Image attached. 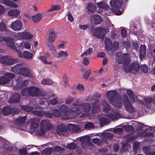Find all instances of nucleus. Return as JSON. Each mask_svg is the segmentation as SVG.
Segmentation results:
<instances>
[{"label": "nucleus", "mask_w": 155, "mask_h": 155, "mask_svg": "<svg viewBox=\"0 0 155 155\" xmlns=\"http://www.w3.org/2000/svg\"><path fill=\"white\" fill-rule=\"evenodd\" d=\"M56 38V34L54 30L51 29L49 31L48 39L46 42L53 43Z\"/></svg>", "instance_id": "27"}, {"label": "nucleus", "mask_w": 155, "mask_h": 155, "mask_svg": "<svg viewBox=\"0 0 155 155\" xmlns=\"http://www.w3.org/2000/svg\"><path fill=\"white\" fill-rule=\"evenodd\" d=\"M102 104L103 111L105 112H108L111 109L110 106L105 101H103Z\"/></svg>", "instance_id": "36"}, {"label": "nucleus", "mask_w": 155, "mask_h": 155, "mask_svg": "<svg viewBox=\"0 0 155 155\" xmlns=\"http://www.w3.org/2000/svg\"><path fill=\"white\" fill-rule=\"evenodd\" d=\"M0 31H7V29L5 24L2 22L0 24Z\"/></svg>", "instance_id": "59"}, {"label": "nucleus", "mask_w": 155, "mask_h": 155, "mask_svg": "<svg viewBox=\"0 0 155 155\" xmlns=\"http://www.w3.org/2000/svg\"><path fill=\"white\" fill-rule=\"evenodd\" d=\"M11 71L16 74L33 78L30 70L22 64H18L11 68Z\"/></svg>", "instance_id": "5"}, {"label": "nucleus", "mask_w": 155, "mask_h": 155, "mask_svg": "<svg viewBox=\"0 0 155 155\" xmlns=\"http://www.w3.org/2000/svg\"><path fill=\"white\" fill-rule=\"evenodd\" d=\"M143 150L146 155H155V147L151 148L145 146L143 148Z\"/></svg>", "instance_id": "26"}, {"label": "nucleus", "mask_w": 155, "mask_h": 155, "mask_svg": "<svg viewBox=\"0 0 155 155\" xmlns=\"http://www.w3.org/2000/svg\"><path fill=\"white\" fill-rule=\"evenodd\" d=\"M40 127V130L36 131V134L38 135H43L45 134L46 131L50 129L52 127V125L48 120H44L41 122Z\"/></svg>", "instance_id": "9"}, {"label": "nucleus", "mask_w": 155, "mask_h": 155, "mask_svg": "<svg viewBox=\"0 0 155 155\" xmlns=\"http://www.w3.org/2000/svg\"><path fill=\"white\" fill-rule=\"evenodd\" d=\"M67 130L65 128V127L64 124L58 126L56 130V133L60 135L67 136L69 135L70 131L72 130L76 132L80 130L78 126L74 124H68L67 125Z\"/></svg>", "instance_id": "6"}, {"label": "nucleus", "mask_w": 155, "mask_h": 155, "mask_svg": "<svg viewBox=\"0 0 155 155\" xmlns=\"http://www.w3.org/2000/svg\"><path fill=\"white\" fill-rule=\"evenodd\" d=\"M15 109L14 108H12L8 106H6L2 108V112L4 115H6L10 113H12Z\"/></svg>", "instance_id": "30"}, {"label": "nucleus", "mask_w": 155, "mask_h": 155, "mask_svg": "<svg viewBox=\"0 0 155 155\" xmlns=\"http://www.w3.org/2000/svg\"><path fill=\"white\" fill-rule=\"evenodd\" d=\"M22 25V23L21 21L17 20L11 24V27L13 31H19L21 29Z\"/></svg>", "instance_id": "21"}, {"label": "nucleus", "mask_w": 155, "mask_h": 155, "mask_svg": "<svg viewBox=\"0 0 155 155\" xmlns=\"http://www.w3.org/2000/svg\"><path fill=\"white\" fill-rule=\"evenodd\" d=\"M27 17L30 20L32 21L35 23H37L41 19L42 14L38 13L32 16L28 15Z\"/></svg>", "instance_id": "25"}, {"label": "nucleus", "mask_w": 155, "mask_h": 155, "mask_svg": "<svg viewBox=\"0 0 155 155\" xmlns=\"http://www.w3.org/2000/svg\"><path fill=\"white\" fill-rule=\"evenodd\" d=\"M89 27V25H80L79 26V28L81 30H85L87 29Z\"/></svg>", "instance_id": "63"}, {"label": "nucleus", "mask_w": 155, "mask_h": 155, "mask_svg": "<svg viewBox=\"0 0 155 155\" xmlns=\"http://www.w3.org/2000/svg\"><path fill=\"white\" fill-rule=\"evenodd\" d=\"M110 3L112 7L110 8L111 11L117 15H119L122 14L124 10L121 8L122 11H121L119 9V8H120L121 7V5L122 4V1L116 0V1H115L114 0H111L110 2Z\"/></svg>", "instance_id": "8"}, {"label": "nucleus", "mask_w": 155, "mask_h": 155, "mask_svg": "<svg viewBox=\"0 0 155 155\" xmlns=\"http://www.w3.org/2000/svg\"><path fill=\"white\" fill-rule=\"evenodd\" d=\"M33 107L35 110H32V113L36 115L40 116H43L45 115L46 117L49 118H51L52 115L54 116L52 113V114H51L49 111L44 112L41 111V108L35 105H34Z\"/></svg>", "instance_id": "12"}, {"label": "nucleus", "mask_w": 155, "mask_h": 155, "mask_svg": "<svg viewBox=\"0 0 155 155\" xmlns=\"http://www.w3.org/2000/svg\"><path fill=\"white\" fill-rule=\"evenodd\" d=\"M141 68L142 71L145 74H147L148 72V66L145 64L141 65Z\"/></svg>", "instance_id": "54"}, {"label": "nucleus", "mask_w": 155, "mask_h": 155, "mask_svg": "<svg viewBox=\"0 0 155 155\" xmlns=\"http://www.w3.org/2000/svg\"><path fill=\"white\" fill-rule=\"evenodd\" d=\"M105 45L106 49L108 51L110 50V40L109 38H106L105 39Z\"/></svg>", "instance_id": "45"}, {"label": "nucleus", "mask_w": 155, "mask_h": 155, "mask_svg": "<svg viewBox=\"0 0 155 155\" xmlns=\"http://www.w3.org/2000/svg\"><path fill=\"white\" fill-rule=\"evenodd\" d=\"M20 13V11L17 9H11L8 12V14L9 16L17 17Z\"/></svg>", "instance_id": "33"}, {"label": "nucleus", "mask_w": 155, "mask_h": 155, "mask_svg": "<svg viewBox=\"0 0 155 155\" xmlns=\"http://www.w3.org/2000/svg\"><path fill=\"white\" fill-rule=\"evenodd\" d=\"M74 100V98L71 97H67L65 100V103L66 104H69Z\"/></svg>", "instance_id": "55"}, {"label": "nucleus", "mask_w": 155, "mask_h": 155, "mask_svg": "<svg viewBox=\"0 0 155 155\" xmlns=\"http://www.w3.org/2000/svg\"><path fill=\"white\" fill-rule=\"evenodd\" d=\"M16 52L19 57L27 59H31L33 57V54L28 51H24L21 53L20 51L17 50Z\"/></svg>", "instance_id": "22"}, {"label": "nucleus", "mask_w": 155, "mask_h": 155, "mask_svg": "<svg viewBox=\"0 0 155 155\" xmlns=\"http://www.w3.org/2000/svg\"><path fill=\"white\" fill-rule=\"evenodd\" d=\"M130 56L128 54H122L120 52L116 53L115 59L118 64L122 63L123 65V69L126 73L137 71L139 66L137 63H133L129 65L130 62Z\"/></svg>", "instance_id": "3"}, {"label": "nucleus", "mask_w": 155, "mask_h": 155, "mask_svg": "<svg viewBox=\"0 0 155 155\" xmlns=\"http://www.w3.org/2000/svg\"><path fill=\"white\" fill-rule=\"evenodd\" d=\"M29 95L33 97L41 96V91L38 88L33 86L29 87Z\"/></svg>", "instance_id": "20"}, {"label": "nucleus", "mask_w": 155, "mask_h": 155, "mask_svg": "<svg viewBox=\"0 0 155 155\" xmlns=\"http://www.w3.org/2000/svg\"><path fill=\"white\" fill-rule=\"evenodd\" d=\"M91 19H93L94 23L95 25H98L101 23L102 21L101 17L97 15H93L91 16Z\"/></svg>", "instance_id": "31"}, {"label": "nucleus", "mask_w": 155, "mask_h": 155, "mask_svg": "<svg viewBox=\"0 0 155 155\" xmlns=\"http://www.w3.org/2000/svg\"><path fill=\"white\" fill-rule=\"evenodd\" d=\"M140 143L137 142H135L133 145V149L134 152L138 151L140 148Z\"/></svg>", "instance_id": "48"}, {"label": "nucleus", "mask_w": 155, "mask_h": 155, "mask_svg": "<svg viewBox=\"0 0 155 155\" xmlns=\"http://www.w3.org/2000/svg\"><path fill=\"white\" fill-rule=\"evenodd\" d=\"M96 4L100 8L106 9L108 7L107 5L104 1L96 3Z\"/></svg>", "instance_id": "40"}, {"label": "nucleus", "mask_w": 155, "mask_h": 155, "mask_svg": "<svg viewBox=\"0 0 155 155\" xmlns=\"http://www.w3.org/2000/svg\"><path fill=\"white\" fill-rule=\"evenodd\" d=\"M87 8L88 11L91 12H94L96 9V7L91 3H89L88 4Z\"/></svg>", "instance_id": "42"}, {"label": "nucleus", "mask_w": 155, "mask_h": 155, "mask_svg": "<svg viewBox=\"0 0 155 155\" xmlns=\"http://www.w3.org/2000/svg\"><path fill=\"white\" fill-rule=\"evenodd\" d=\"M79 104H80V105L79 107L80 108H82L81 106L82 107L83 111L86 113H87L85 114V117L88 116L89 115V113H88L91 110V105L89 103H85L83 104L82 105L81 104L78 102Z\"/></svg>", "instance_id": "24"}, {"label": "nucleus", "mask_w": 155, "mask_h": 155, "mask_svg": "<svg viewBox=\"0 0 155 155\" xmlns=\"http://www.w3.org/2000/svg\"><path fill=\"white\" fill-rule=\"evenodd\" d=\"M4 75L11 79H13L15 78V75L14 74L10 73H5Z\"/></svg>", "instance_id": "60"}, {"label": "nucleus", "mask_w": 155, "mask_h": 155, "mask_svg": "<svg viewBox=\"0 0 155 155\" xmlns=\"http://www.w3.org/2000/svg\"><path fill=\"white\" fill-rule=\"evenodd\" d=\"M85 100L88 102L91 103L93 107L91 110L92 113H95L99 111L100 108L101 106L98 104V101L95 100L91 96L87 97Z\"/></svg>", "instance_id": "11"}, {"label": "nucleus", "mask_w": 155, "mask_h": 155, "mask_svg": "<svg viewBox=\"0 0 155 155\" xmlns=\"http://www.w3.org/2000/svg\"><path fill=\"white\" fill-rule=\"evenodd\" d=\"M97 136H100L103 140L109 139L112 138L113 137L112 134L105 132L103 133L98 134H96Z\"/></svg>", "instance_id": "29"}, {"label": "nucleus", "mask_w": 155, "mask_h": 155, "mask_svg": "<svg viewBox=\"0 0 155 155\" xmlns=\"http://www.w3.org/2000/svg\"><path fill=\"white\" fill-rule=\"evenodd\" d=\"M82 64L84 65L87 66L89 64V61L87 58L84 57L82 62Z\"/></svg>", "instance_id": "61"}, {"label": "nucleus", "mask_w": 155, "mask_h": 155, "mask_svg": "<svg viewBox=\"0 0 155 155\" xmlns=\"http://www.w3.org/2000/svg\"><path fill=\"white\" fill-rule=\"evenodd\" d=\"M80 105L78 101H76L72 104L71 107L69 109L68 107L64 104H61L59 106V109L52 110L53 114L55 117H60L63 119H71L75 117L76 115L82 113V110L79 107Z\"/></svg>", "instance_id": "2"}, {"label": "nucleus", "mask_w": 155, "mask_h": 155, "mask_svg": "<svg viewBox=\"0 0 155 155\" xmlns=\"http://www.w3.org/2000/svg\"><path fill=\"white\" fill-rule=\"evenodd\" d=\"M22 77L19 76L16 80V84L13 87V89L15 90H18L28 84V81L26 80H22Z\"/></svg>", "instance_id": "14"}, {"label": "nucleus", "mask_w": 155, "mask_h": 155, "mask_svg": "<svg viewBox=\"0 0 155 155\" xmlns=\"http://www.w3.org/2000/svg\"><path fill=\"white\" fill-rule=\"evenodd\" d=\"M12 84V81L6 78L4 76L1 77L0 78V84H5L6 85L11 84Z\"/></svg>", "instance_id": "32"}, {"label": "nucleus", "mask_w": 155, "mask_h": 155, "mask_svg": "<svg viewBox=\"0 0 155 155\" xmlns=\"http://www.w3.org/2000/svg\"><path fill=\"white\" fill-rule=\"evenodd\" d=\"M107 117L111 120H116L122 117V116L118 110H112L106 114Z\"/></svg>", "instance_id": "16"}, {"label": "nucleus", "mask_w": 155, "mask_h": 155, "mask_svg": "<svg viewBox=\"0 0 155 155\" xmlns=\"http://www.w3.org/2000/svg\"><path fill=\"white\" fill-rule=\"evenodd\" d=\"M68 54L67 51H61L58 54V57L59 58H62L63 59L66 60L68 57Z\"/></svg>", "instance_id": "35"}, {"label": "nucleus", "mask_w": 155, "mask_h": 155, "mask_svg": "<svg viewBox=\"0 0 155 155\" xmlns=\"http://www.w3.org/2000/svg\"><path fill=\"white\" fill-rule=\"evenodd\" d=\"M17 62V59L12 58L9 56L5 55L0 58V63L5 65L12 64Z\"/></svg>", "instance_id": "13"}, {"label": "nucleus", "mask_w": 155, "mask_h": 155, "mask_svg": "<svg viewBox=\"0 0 155 155\" xmlns=\"http://www.w3.org/2000/svg\"><path fill=\"white\" fill-rule=\"evenodd\" d=\"M91 72L90 70H88L86 72V73L83 74V78L85 79H87L88 78L89 76H90V75Z\"/></svg>", "instance_id": "62"}, {"label": "nucleus", "mask_w": 155, "mask_h": 155, "mask_svg": "<svg viewBox=\"0 0 155 155\" xmlns=\"http://www.w3.org/2000/svg\"><path fill=\"white\" fill-rule=\"evenodd\" d=\"M53 83V81L48 78L44 79L41 81V84L44 85H51Z\"/></svg>", "instance_id": "38"}, {"label": "nucleus", "mask_w": 155, "mask_h": 155, "mask_svg": "<svg viewBox=\"0 0 155 155\" xmlns=\"http://www.w3.org/2000/svg\"><path fill=\"white\" fill-rule=\"evenodd\" d=\"M23 95L24 96H27L29 94V87H26L23 89L21 91Z\"/></svg>", "instance_id": "52"}, {"label": "nucleus", "mask_w": 155, "mask_h": 155, "mask_svg": "<svg viewBox=\"0 0 155 155\" xmlns=\"http://www.w3.org/2000/svg\"><path fill=\"white\" fill-rule=\"evenodd\" d=\"M4 41L6 42L8 46L13 49L15 48L13 40L11 38L0 37V42Z\"/></svg>", "instance_id": "19"}, {"label": "nucleus", "mask_w": 155, "mask_h": 155, "mask_svg": "<svg viewBox=\"0 0 155 155\" xmlns=\"http://www.w3.org/2000/svg\"><path fill=\"white\" fill-rule=\"evenodd\" d=\"M54 151L58 153H62L64 151V149L58 146H57L54 148Z\"/></svg>", "instance_id": "56"}, {"label": "nucleus", "mask_w": 155, "mask_h": 155, "mask_svg": "<svg viewBox=\"0 0 155 155\" xmlns=\"http://www.w3.org/2000/svg\"><path fill=\"white\" fill-rule=\"evenodd\" d=\"M48 97L45 96L44 97L41 99L39 101L40 104L41 105H44L45 107L47 106L48 105V102L47 101Z\"/></svg>", "instance_id": "37"}, {"label": "nucleus", "mask_w": 155, "mask_h": 155, "mask_svg": "<svg viewBox=\"0 0 155 155\" xmlns=\"http://www.w3.org/2000/svg\"><path fill=\"white\" fill-rule=\"evenodd\" d=\"M109 119L106 117H100L99 118V123L101 125L106 124L109 123Z\"/></svg>", "instance_id": "39"}, {"label": "nucleus", "mask_w": 155, "mask_h": 155, "mask_svg": "<svg viewBox=\"0 0 155 155\" xmlns=\"http://www.w3.org/2000/svg\"><path fill=\"white\" fill-rule=\"evenodd\" d=\"M52 43H50L49 42H46V44L48 46L49 49L53 53H55L57 51L54 46L52 44Z\"/></svg>", "instance_id": "47"}, {"label": "nucleus", "mask_w": 155, "mask_h": 155, "mask_svg": "<svg viewBox=\"0 0 155 155\" xmlns=\"http://www.w3.org/2000/svg\"><path fill=\"white\" fill-rule=\"evenodd\" d=\"M20 97L18 93L15 94L13 96H12L9 100L10 103H18L20 101Z\"/></svg>", "instance_id": "28"}, {"label": "nucleus", "mask_w": 155, "mask_h": 155, "mask_svg": "<svg viewBox=\"0 0 155 155\" xmlns=\"http://www.w3.org/2000/svg\"><path fill=\"white\" fill-rule=\"evenodd\" d=\"M22 45H23L24 47L27 49H29L31 48V46L30 44L27 42H24L21 43Z\"/></svg>", "instance_id": "58"}, {"label": "nucleus", "mask_w": 155, "mask_h": 155, "mask_svg": "<svg viewBox=\"0 0 155 155\" xmlns=\"http://www.w3.org/2000/svg\"><path fill=\"white\" fill-rule=\"evenodd\" d=\"M119 46V43L117 41L114 42L111 45L110 47V50L113 49L114 50H116L118 48Z\"/></svg>", "instance_id": "44"}, {"label": "nucleus", "mask_w": 155, "mask_h": 155, "mask_svg": "<svg viewBox=\"0 0 155 155\" xmlns=\"http://www.w3.org/2000/svg\"><path fill=\"white\" fill-rule=\"evenodd\" d=\"M105 32V29L102 28H97L93 30V35L94 36L103 39Z\"/></svg>", "instance_id": "17"}, {"label": "nucleus", "mask_w": 155, "mask_h": 155, "mask_svg": "<svg viewBox=\"0 0 155 155\" xmlns=\"http://www.w3.org/2000/svg\"><path fill=\"white\" fill-rule=\"evenodd\" d=\"M28 122L31 123V128L34 131L36 130V129L38 127L39 121L35 118H31L28 120Z\"/></svg>", "instance_id": "23"}, {"label": "nucleus", "mask_w": 155, "mask_h": 155, "mask_svg": "<svg viewBox=\"0 0 155 155\" xmlns=\"http://www.w3.org/2000/svg\"><path fill=\"white\" fill-rule=\"evenodd\" d=\"M22 110L27 112H30L33 110V108L29 105H23L21 107Z\"/></svg>", "instance_id": "46"}, {"label": "nucleus", "mask_w": 155, "mask_h": 155, "mask_svg": "<svg viewBox=\"0 0 155 155\" xmlns=\"http://www.w3.org/2000/svg\"><path fill=\"white\" fill-rule=\"evenodd\" d=\"M127 92L129 97L124 95L123 96L125 108L128 112L133 113L136 111V108L131 105V103H136L141 105H143L144 107L149 109H152L155 108V97H146L144 99V101L137 99V96L134 95L133 92L129 89L127 90Z\"/></svg>", "instance_id": "1"}, {"label": "nucleus", "mask_w": 155, "mask_h": 155, "mask_svg": "<svg viewBox=\"0 0 155 155\" xmlns=\"http://www.w3.org/2000/svg\"><path fill=\"white\" fill-rule=\"evenodd\" d=\"M6 1L7 2V4H8V5L14 8H17L18 7V5L17 4L12 1L9 0H7Z\"/></svg>", "instance_id": "57"}, {"label": "nucleus", "mask_w": 155, "mask_h": 155, "mask_svg": "<svg viewBox=\"0 0 155 155\" xmlns=\"http://www.w3.org/2000/svg\"><path fill=\"white\" fill-rule=\"evenodd\" d=\"M18 153L20 155H26L27 154V150L25 148L19 149L18 151Z\"/></svg>", "instance_id": "53"}, {"label": "nucleus", "mask_w": 155, "mask_h": 155, "mask_svg": "<svg viewBox=\"0 0 155 155\" xmlns=\"http://www.w3.org/2000/svg\"><path fill=\"white\" fill-rule=\"evenodd\" d=\"M27 118L26 116H22L17 118L15 121V124L18 129L23 130H26L27 125L25 122Z\"/></svg>", "instance_id": "10"}, {"label": "nucleus", "mask_w": 155, "mask_h": 155, "mask_svg": "<svg viewBox=\"0 0 155 155\" xmlns=\"http://www.w3.org/2000/svg\"><path fill=\"white\" fill-rule=\"evenodd\" d=\"M84 128L87 130L93 128L94 127V124L90 122H87L84 125Z\"/></svg>", "instance_id": "50"}, {"label": "nucleus", "mask_w": 155, "mask_h": 155, "mask_svg": "<svg viewBox=\"0 0 155 155\" xmlns=\"http://www.w3.org/2000/svg\"><path fill=\"white\" fill-rule=\"evenodd\" d=\"M33 35L29 32L25 31L17 33L15 35V38L18 39H31L33 37Z\"/></svg>", "instance_id": "18"}, {"label": "nucleus", "mask_w": 155, "mask_h": 155, "mask_svg": "<svg viewBox=\"0 0 155 155\" xmlns=\"http://www.w3.org/2000/svg\"><path fill=\"white\" fill-rule=\"evenodd\" d=\"M146 48L144 45H141L140 50V59L144 57L146 54Z\"/></svg>", "instance_id": "34"}, {"label": "nucleus", "mask_w": 155, "mask_h": 155, "mask_svg": "<svg viewBox=\"0 0 155 155\" xmlns=\"http://www.w3.org/2000/svg\"><path fill=\"white\" fill-rule=\"evenodd\" d=\"M93 52L92 49L89 48L85 51L81 55V57H84L85 56H88L91 55Z\"/></svg>", "instance_id": "41"}, {"label": "nucleus", "mask_w": 155, "mask_h": 155, "mask_svg": "<svg viewBox=\"0 0 155 155\" xmlns=\"http://www.w3.org/2000/svg\"><path fill=\"white\" fill-rule=\"evenodd\" d=\"M66 147L70 150L74 149L76 148V146L74 143H72L68 144Z\"/></svg>", "instance_id": "51"}, {"label": "nucleus", "mask_w": 155, "mask_h": 155, "mask_svg": "<svg viewBox=\"0 0 155 155\" xmlns=\"http://www.w3.org/2000/svg\"><path fill=\"white\" fill-rule=\"evenodd\" d=\"M79 140L81 142V147L84 149L91 148L93 147V144L90 142L91 139L89 137H82L79 139Z\"/></svg>", "instance_id": "15"}, {"label": "nucleus", "mask_w": 155, "mask_h": 155, "mask_svg": "<svg viewBox=\"0 0 155 155\" xmlns=\"http://www.w3.org/2000/svg\"><path fill=\"white\" fill-rule=\"evenodd\" d=\"M53 151V149L52 148L48 147L43 150L41 152V153L44 154H49L51 153Z\"/></svg>", "instance_id": "43"}, {"label": "nucleus", "mask_w": 155, "mask_h": 155, "mask_svg": "<svg viewBox=\"0 0 155 155\" xmlns=\"http://www.w3.org/2000/svg\"><path fill=\"white\" fill-rule=\"evenodd\" d=\"M67 15L68 20L71 22H73L74 18L72 14L70 12H69L68 13Z\"/></svg>", "instance_id": "64"}, {"label": "nucleus", "mask_w": 155, "mask_h": 155, "mask_svg": "<svg viewBox=\"0 0 155 155\" xmlns=\"http://www.w3.org/2000/svg\"><path fill=\"white\" fill-rule=\"evenodd\" d=\"M117 92L116 91H108L106 94V98L112 105L117 108H120L122 106L120 97H117Z\"/></svg>", "instance_id": "4"}, {"label": "nucleus", "mask_w": 155, "mask_h": 155, "mask_svg": "<svg viewBox=\"0 0 155 155\" xmlns=\"http://www.w3.org/2000/svg\"><path fill=\"white\" fill-rule=\"evenodd\" d=\"M92 141L94 143L98 145H100L103 143L104 140H103L102 141L96 137L93 139Z\"/></svg>", "instance_id": "49"}, {"label": "nucleus", "mask_w": 155, "mask_h": 155, "mask_svg": "<svg viewBox=\"0 0 155 155\" xmlns=\"http://www.w3.org/2000/svg\"><path fill=\"white\" fill-rule=\"evenodd\" d=\"M134 124L135 125L134 127H138V130L137 132L138 136L141 137H143L144 133L145 132L148 130L152 131L155 132V127H150L148 126H145L141 123H139L136 121H133L132 125Z\"/></svg>", "instance_id": "7"}]
</instances>
